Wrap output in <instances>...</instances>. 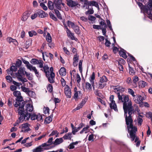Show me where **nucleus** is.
Instances as JSON below:
<instances>
[{"instance_id":"obj_14","label":"nucleus","mask_w":152,"mask_h":152,"mask_svg":"<svg viewBox=\"0 0 152 152\" xmlns=\"http://www.w3.org/2000/svg\"><path fill=\"white\" fill-rule=\"evenodd\" d=\"M21 88L23 92H26L27 94H28L29 95H30V94H34V92L30 90L28 88L21 86Z\"/></svg>"},{"instance_id":"obj_22","label":"nucleus","mask_w":152,"mask_h":152,"mask_svg":"<svg viewBox=\"0 0 152 152\" xmlns=\"http://www.w3.org/2000/svg\"><path fill=\"white\" fill-rule=\"evenodd\" d=\"M64 140L63 139V138L61 137L59 138H57L55 140L54 142H53V144L55 145H58L61 143L63 142Z\"/></svg>"},{"instance_id":"obj_18","label":"nucleus","mask_w":152,"mask_h":152,"mask_svg":"<svg viewBox=\"0 0 152 152\" xmlns=\"http://www.w3.org/2000/svg\"><path fill=\"white\" fill-rule=\"evenodd\" d=\"M79 57V56L77 55V53L74 55L73 58V65L74 67L77 66V62L78 60Z\"/></svg>"},{"instance_id":"obj_3","label":"nucleus","mask_w":152,"mask_h":152,"mask_svg":"<svg viewBox=\"0 0 152 152\" xmlns=\"http://www.w3.org/2000/svg\"><path fill=\"white\" fill-rule=\"evenodd\" d=\"M18 114L20 115V116L19 118V120H17L16 123L17 124H19L23 121H26L28 120L30 117L32 120L36 119L38 121H43L42 116L39 114L36 115L35 113L31 114L30 113H27L25 114V113H23L22 110L19 109L18 110Z\"/></svg>"},{"instance_id":"obj_39","label":"nucleus","mask_w":152,"mask_h":152,"mask_svg":"<svg viewBox=\"0 0 152 152\" xmlns=\"http://www.w3.org/2000/svg\"><path fill=\"white\" fill-rule=\"evenodd\" d=\"M52 121V118H51V116H48L45 119L44 122L46 124H48L50 123Z\"/></svg>"},{"instance_id":"obj_21","label":"nucleus","mask_w":152,"mask_h":152,"mask_svg":"<svg viewBox=\"0 0 152 152\" xmlns=\"http://www.w3.org/2000/svg\"><path fill=\"white\" fill-rule=\"evenodd\" d=\"M24 70L23 68L20 67L18 70V72L16 73V76L18 77H22L23 75H24Z\"/></svg>"},{"instance_id":"obj_20","label":"nucleus","mask_w":152,"mask_h":152,"mask_svg":"<svg viewBox=\"0 0 152 152\" xmlns=\"http://www.w3.org/2000/svg\"><path fill=\"white\" fill-rule=\"evenodd\" d=\"M42 144L37 147L33 150V152H41L43 151L45 148L44 149L42 148Z\"/></svg>"},{"instance_id":"obj_51","label":"nucleus","mask_w":152,"mask_h":152,"mask_svg":"<svg viewBox=\"0 0 152 152\" xmlns=\"http://www.w3.org/2000/svg\"><path fill=\"white\" fill-rule=\"evenodd\" d=\"M23 97L22 96H21L20 95H19L18 96L16 97V100L20 102H23Z\"/></svg>"},{"instance_id":"obj_63","label":"nucleus","mask_w":152,"mask_h":152,"mask_svg":"<svg viewBox=\"0 0 152 152\" xmlns=\"http://www.w3.org/2000/svg\"><path fill=\"white\" fill-rule=\"evenodd\" d=\"M12 83L15 86L17 87H19L20 85H22V84L21 83H18L16 82L15 81L13 80L12 81Z\"/></svg>"},{"instance_id":"obj_9","label":"nucleus","mask_w":152,"mask_h":152,"mask_svg":"<svg viewBox=\"0 0 152 152\" xmlns=\"http://www.w3.org/2000/svg\"><path fill=\"white\" fill-rule=\"evenodd\" d=\"M118 66L119 69L121 71H123L124 68L123 65H124L126 62L122 58H120L118 59Z\"/></svg>"},{"instance_id":"obj_7","label":"nucleus","mask_w":152,"mask_h":152,"mask_svg":"<svg viewBox=\"0 0 152 152\" xmlns=\"http://www.w3.org/2000/svg\"><path fill=\"white\" fill-rule=\"evenodd\" d=\"M64 93L67 98H70L71 96V92L70 88L68 85H66L64 88Z\"/></svg>"},{"instance_id":"obj_4","label":"nucleus","mask_w":152,"mask_h":152,"mask_svg":"<svg viewBox=\"0 0 152 152\" xmlns=\"http://www.w3.org/2000/svg\"><path fill=\"white\" fill-rule=\"evenodd\" d=\"M63 0H54L53 1L54 9L61 10V8L64 6L65 4L62 3Z\"/></svg>"},{"instance_id":"obj_23","label":"nucleus","mask_w":152,"mask_h":152,"mask_svg":"<svg viewBox=\"0 0 152 152\" xmlns=\"http://www.w3.org/2000/svg\"><path fill=\"white\" fill-rule=\"evenodd\" d=\"M60 75L61 76H64L66 75V69L64 67H62L59 71Z\"/></svg>"},{"instance_id":"obj_8","label":"nucleus","mask_w":152,"mask_h":152,"mask_svg":"<svg viewBox=\"0 0 152 152\" xmlns=\"http://www.w3.org/2000/svg\"><path fill=\"white\" fill-rule=\"evenodd\" d=\"M26 109L25 110H22L23 111V113H25L26 114L27 113H28V112H31L33 110V106L29 103H28L26 106L25 107Z\"/></svg>"},{"instance_id":"obj_13","label":"nucleus","mask_w":152,"mask_h":152,"mask_svg":"<svg viewBox=\"0 0 152 152\" xmlns=\"http://www.w3.org/2000/svg\"><path fill=\"white\" fill-rule=\"evenodd\" d=\"M37 12L39 17L41 18L46 17L48 15L47 13H45V12L41 10H39Z\"/></svg>"},{"instance_id":"obj_58","label":"nucleus","mask_w":152,"mask_h":152,"mask_svg":"<svg viewBox=\"0 0 152 152\" xmlns=\"http://www.w3.org/2000/svg\"><path fill=\"white\" fill-rule=\"evenodd\" d=\"M88 18L89 20L91 21H94L96 19V17L92 15H89Z\"/></svg>"},{"instance_id":"obj_26","label":"nucleus","mask_w":152,"mask_h":152,"mask_svg":"<svg viewBox=\"0 0 152 152\" xmlns=\"http://www.w3.org/2000/svg\"><path fill=\"white\" fill-rule=\"evenodd\" d=\"M72 133L69 132L66 134L63 137V138L65 140H71L72 137Z\"/></svg>"},{"instance_id":"obj_48","label":"nucleus","mask_w":152,"mask_h":152,"mask_svg":"<svg viewBox=\"0 0 152 152\" xmlns=\"http://www.w3.org/2000/svg\"><path fill=\"white\" fill-rule=\"evenodd\" d=\"M25 104V102L24 101L23 102H20L19 103V108L18 109V110L19 109H20V108L22 109L23 108L24 105Z\"/></svg>"},{"instance_id":"obj_45","label":"nucleus","mask_w":152,"mask_h":152,"mask_svg":"<svg viewBox=\"0 0 152 152\" xmlns=\"http://www.w3.org/2000/svg\"><path fill=\"white\" fill-rule=\"evenodd\" d=\"M67 24L68 26L70 27L71 26V27L72 28L74 27V26L76 25L74 23L71 22L69 20H68L67 21Z\"/></svg>"},{"instance_id":"obj_25","label":"nucleus","mask_w":152,"mask_h":152,"mask_svg":"<svg viewBox=\"0 0 152 152\" xmlns=\"http://www.w3.org/2000/svg\"><path fill=\"white\" fill-rule=\"evenodd\" d=\"M124 49H121V50L119 52V55L122 56L124 58H126L127 55Z\"/></svg>"},{"instance_id":"obj_42","label":"nucleus","mask_w":152,"mask_h":152,"mask_svg":"<svg viewBox=\"0 0 152 152\" xmlns=\"http://www.w3.org/2000/svg\"><path fill=\"white\" fill-rule=\"evenodd\" d=\"M30 62L32 64L34 65L39 64V60L36 58L32 59L30 61Z\"/></svg>"},{"instance_id":"obj_44","label":"nucleus","mask_w":152,"mask_h":152,"mask_svg":"<svg viewBox=\"0 0 152 152\" xmlns=\"http://www.w3.org/2000/svg\"><path fill=\"white\" fill-rule=\"evenodd\" d=\"M25 45H26V49H27L31 45V42L30 40H28L26 41Z\"/></svg>"},{"instance_id":"obj_31","label":"nucleus","mask_w":152,"mask_h":152,"mask_svg":"<svg viewBox=\"0 0 152 152\" xmlns=\"http://www.w3.org/2000/svg\"><path fill=\"white\" fill-rule=\"evenodd\" d=\"M30 69L31 70H30V71H33L34 72L35 74L37 77L39 76V73L37 71V70L35 67L34 66H32L31 67Z\"/></svg>"},{"instance_id":"obj_38","label":"nucleus","mask_w":152,"mask_h":152,"mask_svg":"<svg viewBox=\"0 0 152 152\" xmlns=\"http://www.w3.org/2000/svg\"><path fill=\"white\" fill-rule=\"evenodd\" d=\"M59 134V133L57 130H53L51 133L49 135V137L56 135V137H57Z\"/></svg>"},{"instance_id":"obj_47","label":"nucleus","mask_w":152,"mask_h":152,"mask_svg":"<svg viewBox=\"0 0 152 152\" xmlns=\"http://www.w3.org/2000/svg\"><path fill=\"white\" fill-rule=\"evenodd\" d=\"M47 90L48 91L50 92L51 93L53 91V87L52 85L51 84H49L47 87Z\"/></svg>"},{"instance_id":"obj_16","label":"nucleus","mask_w":152,"mask_h":152,"mask_svg":"<svg viewBox=\"0 0 152 152\" xmlns=\"http://www.w3.org/2000/svg\"><path fill=\"white\" fill-rule=\"evenodd\" d=\"M53 139V138L52 137L49 138L46 143H45L42 144V147L49 146L53 144V142H52Z\"/></svg>"},{"instance_id":"obj_43","label":"nucleus","mask_w":152,"mask_h":152,"mask_svg":"<svg viewBox=\"0 0 152 152\" xmlns=\"http://www.w3.org/2000/svg\"><path fill=\"white\" fill-rule=\"evenodd\" d=\"M50 18L55 21L57 20V19L55 16V15L51 12H50L49 13Z\"/></svg>"},{"instance_id":"obj_32","label":"nucleus","mask_w":152,"mask_h":152,"mask_svg":"<svg viewBox=\"0 0 152 152\" xmlns=\"http://www.w3.org/2000/svg\"><path fill=\"white\" fill-rule=\"evenodd\" d=\"M48 7L49 9L50 10H53L54 8L53 2L49 1L48 3Z\"/></svg>"},{"instance_id":"obj_41","label":"nucleus","mask_w":152,"mask_h":152,"mask_svg":"<svg viewBox=\"0 0 152 152\" xmlns=\"http://www.w3.org/2000/svg\"><path fill=\"white\" fill-rule=\"evenodd\" d=\"M46 39L48 42H52V38L49 33L48 32L46 37Z\"/></svg>"},{"instance_id":"obj_28","label":"nucleus","mask_w":152,"mask_h":152,"mask_svg":"<svg viewBox=\"0 0 152 152\" xmlns=\"http://www.w3.org/2000/svg\"><path fill=\"white\" fill-rule=\"evenodd\" d=\"M66 33L68 37H70L72 40L75 39L74 34L73 33H71L69 29H68L67 32H66Z\"/></svg>"},{"instance_id":"obj_29","label":"nucleus","mask_w":152,"mask_h":152,"mask_svg":"<svg viewBox=\"0 0 152 152\" xmlns=\"http://www.w3.org/2000/svg\"><path fill=\"white\" fill-rule=\"evenodd\" d=\"M138 86L139 87L144 88L147 85V83L143 80H140L138 82Z\"/></svg>"},{"instance_id":"obj_10","label":"nucleus","mask_w":152,"mask_h":152,"mask_svg":"<svg viewBox=\"0 0 152 152\" xmlns=\"http://www.w3.org/2000/svg\"><path fill=\"white\" fill-rule=\"evenodd\" d=\"M67 5L71 7H73L75 6H77L78 4L77 1H73L72 0H67Z\"/></svg>"},{"instance_id":"obj_52","label":"nucleus","mask_w":152,"mask_h":152,"mask_svg":"<svg viewBox=\"0 0 152 152\" xmlns=\"http://www.w3.org/2000/svg\"><path fill=\"white\" fill-rule=\"evenodd\" d=\"M22 64V61L21 60L18 59L16 61L15 65L18 67L20 66Z\"/></svg>"},{"instance_id":"obj_19","label":"nucleus","mask_w":152,"mask_h":152,"mask_svg":"<svg viewBox=\"0 0 152 152\" xmlns=\"http://www.w3.org/2000/svg\"><path fill=\"white\" fill-rule=\"evenodd\" d=\"M43 69H44V72L45 74V75L46 77H48L50 75V72L49 70V67L48 65H45L43 66Z\"/></svg>"},{"instance_id":"obj_12","label":"nucleus","mask_w":152,"mask_h":152,"mask_svg":"<svg viewBox=\"0 0 152 152\" xmlns=\"http://www.w3.org/2000/svg\"><path fill=\"white\" fill-rule=\"evenodd\" d=\"M146 10H143L142 12L144 13H147L148 15V17L151 19H152V10H151L148 7H146Z\"/></svg>"},{"instance_id":"obj_56","label":"nucleus","mask_w":152,"mask_h":152,"mask_svg":"<svg viewBox=\"0 0 152 152\" xmlns=\"http://www.w3.org/2000/svg\"><path fill=\"white\" fill-rule=\"evenodd\" d=\"M137 120L139 126H141L143 121L142 119L140 118L139 117L137 118Z\"/></svg>"},{"instance_id":"obj_30","label":"nucleus","mask_w":152,"mask_h":152,"mask_svg":"<svg viewBox=\"0 0 152 152\" xmlns=\"http://www.w3.org/2000/svg\"><path fill=\"white\" fill-rule=\"evenodd\" d=\"M108 81L107 77L105 75L103 76L102 77H100L99 82L101 83H106Z\"/></svg>"},{"instance_id":"obj_59","label":"nucleus","mask_w":152,"mask_h":152,"mask_svg":"<svg viewBox=\"0 0 152 152\" xmlns=\"http://www.w3.org/2000/svg\"><path fill=\"white\" fill-rule=\"evenodd\" d=\"M89 126L88 125H87L86 127L84 128L80 132V133L81 134H82L84 132L86 131L89 128Z\"/></svg>"},{"instance_id":"obj_15","label":"nucleus","mask_w":152,"mask_h":152,"mask_svg":"<svg viewBox=\"0 0 152 152\" xmlns=\"http://www.w3.org/2000/svg\"><path fill=\"white\" fill-rule=\"evenodd\" d=\"M30 14L29 12L26 11L23 13V16L21 18V20L23 21H26L30 16Z\"/></svg>"},{"instance_id":"obj_17","label":"nucleus","mask_w":152,"mask_h":152,"mask_svg":"<svg viewBox=\"0 0 152 152\" xmlns=\"http://www.w3.org/2000/svg\"><path fill=\"white\" fill-rule=\"evenodd\" d=\"M136 98H137V99L135 102L137 104H141L142 102V101L145 100L144 97L139 95H137Z\"/></svg>"},{"instance_id":"obj_36","label":"nucleus","mask_w":152,"mask_h":152,"mask_svg":"<svg viewBox=\"0 0 152 152\" xmlns=\"http://www.w3.org/2000/svg\"><path fill=\"white\" fill-rule=\"evenodd\" d=\"M107 83H101L99 82L98 85V89H102L105 86H106Z\"/></svg>"},{"instance_id":"obj_50","label":"nucleus","mask_w":152,"mask_h":152,"mask_svg":"<svg viewBox=\"0 0 152 152\" xmlns=\"http://www.w3.org/2000/svg\"><path fill=\"white\" fill-rule=\"evenodd\" d=\"M94 11L93 9H89L87 11H86L85 13L86 15L88 14H92L94 13Z\"/></svg>"},{"instance_id":"obj_61","label":"nucleus","mask_w":152,"mask_h":152,"mask_svg":"<svg viewBox=\"0 0 152 152\" xmlns=\"http://www.w3.org/2000/svg\"><path fill=\"white\" fill-rule=\"evenodd\" d=\"M17 67L15 66H11V71L12 72H15L17 71Z\"/></svg>"},{"instance_id":"obj_11","label":"nucleus","mask_w":152,"mask_h":152,"mask_svg":"<svg viewBox=\"0 0 152 152\" xmlns=\"http://www.w3.org/2000/svg\"><path fill=\"white\" fill-rule=\"evenodd\" d=\"M84 4L86 5H87L88 6H94L96 7L98 6V4L96 1H88L87 0H86Z\"/></svg>"},{"instance_id":"obj_53","label":"nucleus","mask_w":152,"mask_h":152,"mask_svg":"<svg viewBox=\"0 0 152 152\" xmlns=\"http://www.w3.org/2000/svg\"><path fill=\"white\" fill-rule=\"evenodd\" d=\"M128 92L132 95L133 97H134L135 95L133 91L131 88H129L128 89Z\"/></svg>"},{"instance_id":"obj_57","label":"nucleus","mask_w":152,"mask_h":152,"mask_svg":"<svg viewBox=\"0 0 152 152\" xmlns=\"http://www.w3.org/2000/svg\"><path fill=\"white\" fill-rule=\"evenodd\" d=\"M61 85L62 86L64 87L65 86H66V82L64 78H62L61 80Z\"/></svg>"},{"instance_id":"obj_5","label":"nucleus","mask_w":152,"mask_h":152,"mask_svg":"<svg viewBox=\"0 0 152 152\" xmlns=\"http://www.w3.org/2000/svg\"><path fill=\"white\" fill-rule=\"evenodd\" d=\"M114 98V96L113 95H112L110 96V100L111 102L110 104V106L111 109H113L115 111H117L118 110L115 102L113 100Z\"/></svg>"},{"instance_id":"obj_24","label":"nucleus","mask_w":152,"mask_h":152,"mask_svg":"<svg viewBox=\"0 0 152 152\" xmlns=\"http://www.w3.org/2000/svg\"><path fill=\"white\" fill-rule=\"evenodd\" d=\"M72 29L74 30L75 32L78 35H79L80 34L81 31L78 26L76 25Z\"/></svg>"},{"instance_id":"obj_2","label":"nucleus","mask_w":152,"mask_h":152,"mask_svg":"<svg viewBox=\"0 0 152 152\" xmlns=\"http://www.w3.org/2000/svg\"><path fill=\"white\" fill-rule=\"evenodd\" d=\"M112 87H113L114 92L117 95L118 103H123V106L132 104L131 100L129 99V96L122 94V93L125 90V88L122 87L118 85L115 86H111V88Z\"/></svg>"},{"instance_id":"obj_6","label":"nucleus","mask_w":152,"mask_h":152,"mask_svg":"<svg viewBox=\"0 0 152 152\" xmlns=\"http://www.w3.org/2000/svg\"><path fill=\"white\" fill-rule=\"evenodd\" d=\"M50 75L47 77L48 79V80L49 82L50 83H53L54 82V78L55 77V73L53 72V67H51L50 68Z\"/></svg>"},{"instance_id":"obj_40","label":"nucleus","mask_w":152,"mask_h":152,"mask_svg":"<svg viewBox=\"0 0 152 152\" xmlns=\"http://www.w3.org/2000/svg\"><path fill=\"white\" fill-rule=\"evenodd\" d=\"M28 34L29 37H32L34 35H36L37 34V33L35 31L32 30L28 32Z\"/></svg>"},{"instance_id":"obj_37","label":"nucleus","mask_w":152,"mask_h":152,"mask_svg":"<svg viewBox=\"0 0 152 152\" xmlns=\"http://www.w3.org/2000/svg\"><path fill=\"white\" fill-rule=\"evenodd\" d=\"M86 88L87 90L90 91L92 90L91 85L88 82L86 83Z\"/></svg>"},{"instance_id":"obj_60","label":"nucleus","mask_w":152,"mask_h":152,"mask_svg":"<svg viewBox=\"0 0 152 152\" xmlns=\"http://www.w3.org/2000/svg\"><path fill=\"white\" fill-rule=\"evenodd\" d=\"M45 3H41L40 4V6L42 7L43 9L45 10H48V7L44 4Z\"/></svg>"},{"instance_id":"obj_62","label":"nucleus","mask_w":152,"mask_h":152,"mask_svg":"<svg viewBox=\"0 0 152 152\" xmlns=\"http://www.w3.org/2000/svg\"><path fill=\"white\" fill-rule=\"evenodd\" d=\"M107 27H104V28H101V30H102V33L103 34V35L104 36H106V28Z\"/></svg>"},{"instance_id":"obj_27","label":"nucleus","mask_w":152,"mask_h":152,"mask_svg":"<svg viewBox=\"0 0 152 152\" xmlns=\"http://www.w3.org/2000/svg\"><path fill=\"white\" fill-rule=\"evenodd\" d=\"M136 2L140 7L141 12H142V11L143 10H145V9L146 10V6L145 5H143L142 3L137 1Z\"/></svg>"},{"instance_id":"obj_1","label":"nucleus","mask_w":152,"mask_h":152,"mask_svg":"<svg viewBox=\"0 0 152 152\" xmlns=\"http://www.w3.org/2000/svg\"><path fill=\"white\" fill-rule=\"evenodd\" d=\"M123 108L127 131L129 134L130 138L133 141L134 140L135 134L137 131V127L133 126V120L132 118V115L134 112V107L131 104L123 106Z\"/></svg>"},{"instance_id":"obj_49","label":"nucleus","mask_w":152,"mask_h":152,"mask_svg":"<svg viewBox=\"0 0 152 152\" xmlns=\"http://www.w3.org/2000/svg\"><path fill=\"white\" fill-rule=\"evenodd\" d=\"M129 72L130 74L133 75L134 74L135 72H134V69L132 68H131L129 64Z\"/></svg>"},{"instance_id":"obj_34","label":"nucleus","mask_w":152,"mask_h":152,"mask_svg":"<svg viewBox=\"0 0 152 152\" xmlns=\"http://www.w3.org/2000/svg\"><path fill=\"white\" fill-rule=\"evenodd\" d=\"M57 9H54V10L58 18L60 20H61L62 19V18L61 15V14L60 13L59 11L58 10H57Z\"/></svg>"},{"instance_id":"obj_35","label":"nucleus","mask_w":152,"mask_h":152,"mask_svg":"<svg viewBox=\"0 0 152 152\" xmlns=\"http://www.w3.org/2000/svg\"><path fill=\"white\" fill-rule=\"evenodd\" d=\"M83 60H81L79 62L78 64V68L80 72V73L81 74V75H82V63H83Z\"/></svg>"},{"instance_id":"obj_33","label":"nucleus","mask_w":152,"mask_h":152,"mask_svg":"<svg viewBox=\"0 0 152 152\" xmlns=\"http://www.w3.org/2000/svg\"><path fill=\"white\" fill-rule=\"evenodd\" d=\"M22 61L25 64H26L27 69L29 70H31V67L32 66V65L30 64L28 61L25 60V59H22Z\"/></svg>"},{"instance_id":"obj_64","label":"nucleus","mask_w":152,"mask_h":152,"mask_svg":"<svg viewBox=\"0 0 152 152\" xmlns=\"http://www.w3.org/2000/svg\"><path fill=\"white\" fill-rule=\"evenodd\" d=\"M106 42L105 44L106 46L109 47L111 44V43L107 39H105Z\"/></svg>"},{"instance_id":"obj_54","label":"nucleus","mask_w":152,"mask_h":152,"mask_svg":"<svg viewBox=\"0 0 152 152\" xmlns=\"http://www.w3.org/2000/svg\"><path fill=\"white\" fill-rule=\"evenodd\" d=\"M13 94L14 96L16 97L18 96L21 95L20 92L17 91H14L13 93Z\"/></svg>"},{"instance_id":"obj_55","label":"nucleus","mask_w":152,"mask_h":152,"mask_svg":"<svg viewBox=\"0 0 152 152\" xmlns=\"http://www.w3.org/2000/svg\"><path fill=\"white\" fill-rule=\"evenodd\" d=\"M6 79L7 80L8 82L10 83L12 82V77L10 76H7L6 77Z\"/></svg>"},{"instance_id":"obj_46","label":"nucleus","mask_w":152,"mask_h":152,"mask_svg":"<svg viewBox=\"0 0 152 152\" xmlns=\"http://www.w3.org/2000/svg\"><path fill=\"white\" fill-rule=\"evenodd\" d=\"M146 117L148 118H150L152 121V113L151 112H149L146 114Z\"/></svg>"}]
</instances>
